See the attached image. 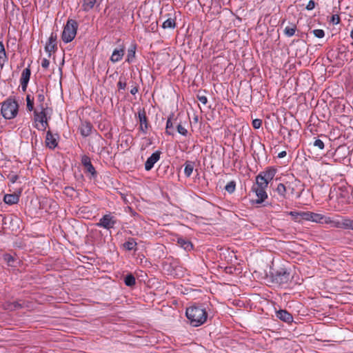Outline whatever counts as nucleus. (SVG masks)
<instances>
[{
  "instance_id": "1",
  "label": "nucleus",
  "mask_w": 353,
  "mask_h": 353,
  "mask_svg": "<svg viewBox=\"0 0 353 353\" xmlns=\"http://www.w3.org/2000/svg\"><path fill=\"white\" fill-rule=\"evenodd\" d=\"M186 316L190 321V324L194 327H198L203 325L207 320L208 314L205 309L201 307L193 305L186 309Z\"/></svg>"
},
{
  "instance_id": "2",
  "label": "nucleus",
  "mask_w": 353,
  "mask_h": 353,
  "mask_svg": "<svg viewBox=\"0 0 353 353\" xmlns=\"http://www.w3.org/2000/svg\"><path fill=\"white\" fill-rule=\"evenodd\" d=\"M51 110L48 108H43L41 106V110H34V126L39 130L44 131L48 128V120L50 116L48 117Z\"/></svg>"
},
{
  "instance_id": "3",
  "label": "nucleus",
  "mask_w": 353,
  "mask_h": 353,
  "mask_svg": "<svg viewBox=\"0 0 353 353\" xmlns=\"http://www.w3.org/2000/svg\"><path fill=\"white\" fill-rule=\"evenodd\" d=\"M18 110L19 104L14 99H8L2 104L1 114L6 119L14 118L17 115Z\"/></svg>"
},
{
  "instance_id": "4",
  "label": "nucleus",
  "mask_w": 353,
  "mask_h": 353,
  "mask_svg": "<svg viewBox=\"0 0 353 353\" xmlns=\"http://www.w3.org/2000/svg\"><path fill=\"white\" fill-rule=\"evenodd\" d=\"M78 23L75 20L69 19L65 26L61 39L65 43L71 42L77 34Z\"/></svg>"
},
{
  "instance_id": "5",
  "label": "nucleus",
  "mask_w": 353,
  "mask_h": 353,
  "mask_svg": "<svg viewBox=\"0 0 353 353\" xmlns=\"http://www.w3.org/2000/svg\"><path fill=\"white\" fill-rule=\"evenodd\" d=\"M271 279L272 283L279 285L287 284L290 279V272L281 268L271 273Z\"/></svg>"
},
{
  "instance_id": "6",
  "label": "nucleus",
  "mask_w": 353,
  "mask_h": 353,
  "mask_svg": "<svg viewBox=\"0 0 353 353\" xmlns=\"http://www.w3.org/2000/svg\"><path fill=\"white\" fill-rule=\"evenodd\" d=\"M276 173V169L272 167L267 168L265 171L261 172L256 176V183L261 186H268L269 183L274 179Z\"/></svg>"
},
{
  "instance_id": "7",
  "label": "nucleus",
  "mask_w": 353,
  "mask_h": 353,
  "mask_svg": "<svg viewBox=\"0 0 353 353\" xmlns=\"http://www.w3.org/2000/svg\"><path fill=\"white\" fill-rule=\"evenodd\" d=\"M117 223V219L115 216H112L111 213L103 215L96 225L99 228H103L106 230H110L114 228Z\"/></svg>"
},
{
  "instance_id": "8",
  "label": "nucleus",
  "mask_w": 353,
  "mask_h": 353,
  "mask_svg": "<svg viewBox=\"0 0 353 353\" xmlns=\"http://www.w3.org/2000/svg\"><path fill=\"white\" fill-rule=\"evenodd\" d=\"M268 186H261L259 183H256L253 185L252 190L254 192H255L256 196H257V199L256 200V203H263L267 198L268 194L265 192V189Z\"/></svg>"
},
{
  "instance_id": "9",
  "label": "nucleus",
  "mask_w": 353,
  "mask_h": 353,
  "mask_svg": "<svg viewBox=\"0 0 353 353\" xmlns=\"http://www.w3.org/2000/svg\"><path fill=\"white\" fill-rule=\"evenodd\" d=\"M350 57V52L346 49H339L335 56V65L338 67L343 66Z\"/></svg>"
},
{
  "instance_id": "10",
  "label": "nucleus",
  "mask_w": 353,
  "mask_h": 353,
  "mask_svg": "<svg viewBox=\"0 0 353 353\" xmlns=\"http://www.w3.org/2000/svg\"><path fill=\"white\" fill-rule=\"evenodd\" d=\"M161 154V152L157 150L148 158L145 163V170L146 171H150L153 168L154 164L159 161Z\"/></svg>"
},
{
  "instance_id": "11",
  "label": "nucleus",
  "mask_w": 353,
  "mask_h": 353,
  "mask_svg": "<svg viewBox=\"0 0 353 353\" xmlns=\"http://www.w3.org/2000/svg\"><path fill=\"white\" fill-rule=\"evenodd\" d=\"M57 34L52 32L45 47V50L48 53L49 57L51 56L52 52H54L57 50Z\"/></svg>"
},
{
  "instance_id": "12",
  "label": "nucleus",
  "mask_w": 353,
  "mask_h": 353,
  "mask_svg": "<svg viewBox=\"0 0 353 353\" xmlns=\"http://www.w3.org/2000/svg\"><path fill=\"white\" fill-rule=\"evenodd\" d=\"M139 121L140 124V130L144 134H146L148 132L149 124L148 122V119L146 117V114L144 110H140L138 112Z\"/></svg>"
},
{
  "instance_id": "13",
  "label": "nucleus",
  "mask_w": 353,
  "mask_h": 353,
  "mask_svg": "<svg viewBox=\"0 0 353 353\" xmlns=\"http://www.w3.org/2000/svg\"><path fill=\"white\" fill-rule=\"evenodd\" d=\"M31 75V70L30 68V65L25 68L21 73L20 78V83L21 86V90L23 92H26L28 88V82L30 81Z\"/></svg>"
},
{
  "instance_id": "14",
  "label": "nucleus",
  "mask_w": 353,
  "mask_h": 353,
  "mask_svg": "<svg viewBox=\"0 0 353 353\" xmlns=\"http://www.w3.org/2000/svg\"><path fill=\"white\" fill-rule=\"evenodd\" d=\"M81 163L84 167L85 172L90 173L93 177L97 176V172L91 163L90 158L88 156L83 155L81 157Z\"/></svg>"
},
{
  "instance_id": "15",
  "label": "nucleus",
  "mask_w": 353,
  "mask_h": 353,
  "mask_svg": "<svg viewBox=\"0 0 353 353\" xmlns=\"http://www.w3.org/2000/svg\"><path fill=\"white\" fill-rule=\"evenodd\" d=\"M57 134H53L50 130H48L46 133V144L50 149H54L57 145L58 142L57 140Z\"/></svg>"
},
{
  "instance_id": "16",
  "label": "nucleus",
  "mask_w": 353,
  "mask_h": 353,
  "mask_svg": "<svg viewBox=\"0 0 353 353\" xmlns=\"http://www.w3.org/2000/svg\"><path fill=\"white\" fill-rule=\"evenodd\" d=\"M125 53V48L123 46L121 47L120 48H115L112 54L110 57V61L112 63H117L121 61Z\"/></svg>"
},
{
  "instance_id": "17",
  "label": "nucleus",
  "mask_w": 353,
  "mask_h": 353,
  "mask_svg": "<svg viewBox=\"0 0 353 353\" xmlns=\"http://www.w3.org/2000/svg\"><path fill=\"white\" fill-rule=\"evenodd\" d=\"M177 244L184 249L185 251L189 252L193 250V244L192 242L186 238L182 236L177 237Z\"/></svg>"
},
{
  "instance_id": "18",
  "label": "nucleus",
  "mask_w": 353,
  "mask_h": 353,
  "mask_svg": "<svg viewBox=\"0 0 353 353\" xmlns=\"http://www.w3.org/2000/svg\"><path fill=\"white\" fill-rule=\"evenodd\" d=\"M276 316L285 323H290L293 321L292 315L285 310L276 311Z\"/></svg>"
},
{
  "instance_id": "19",
  "label": "nucleus",
  "mask_w": 353,
  "mask_h": 353,
  "mask_svg": "<svg viewBox=\"0 0 353 353\" xmlns=\"http://www.w3.org/2000/svg\"><path fill=\"white\" fill-rule=\"evenodd\" d=\"M92 130V125L89 121H83L79 126L81 134L85 137H88L91 134Z\"/></svg>"
},
{
  "instance_id": "20",
  "label": "nucleus",
  "mask_w": 353,
  "mask_h": 353,
  "mask_svg": "<svg viewBox=\"0 0 353 353\" xmlns=\"http://www.w3.org/2000/svg\"><path fill=\"white\" fill-rule=\"evenodd\" d=\"M36 97H37V102L39 103L38 105L39 110H41V105L43 106V108H48V105L46 104H44L45 91L43 88H38L37 90Z\"/></svg>"
},
{
  "instance_id": "21",
  "label": "nucleus",
  "mask_w": 353,
  "mask_h": 353,
  "mask_svg": "<svg viewBox=\"0 0 353 353\" xmlns=\"http://www.w3.org/2000/svg\"><path fill=\"white\" fill-rule=\"evenodd\" d=\"M336 226L340 228L353 230V220L343 219L337 223Z\"/></svg>"
},
{
  "instance_id": "22",
  "label": "nucleus",
  "mask_w": 353,
  "mask_h": 353,
  "mask_svg": "<svg viewBox=\"0 0 353 353\" xmlns=\"http://www.w3.org/2000/svg\"><path fill=\"white\" fill-rule=\"evenodd\" d=\"M19 200V196L15 194H7L3 197V201L9 205L17 203Z\"/></svg>"
},
{
  "instance_id": "23",
  "label": "nucleus",
  "mask_w": 353,
  "mask_h": 353,
  "mask_svg": "<svg viewBox=\"0 0 353 353\" xmlns=\"http://www.w3.org/2000/svg\"><path fill=\"white\" fill-rule=\"evenodd\" d=\"M8 60V57L5 50L4 46L1 41H0V67L3 68L6 61Z\"/></svg>"
},
{
  "instance_id": "24",
  "label": "nucleus",
  "mask_w": 353,
  "mask_h": 353,
  "mask_svg": "<svg viewBox=\"0 0 353 353\" xmlns=\"http://www.w3.org/2000/svg\"><path fill=\"white\" fill-rule=\"evenodd\" d=\"M137 242L135 241L134 239L133 238H129L128 239V241L123 243V248L128 250V251H131V250H136V247H137Z\"/></svg>"
},
{
  "instance_id": "25",
  "label": "nucleus",
  "mask_w": 353,
  "mask_h": 353,
  "mask_svg": "<svg viewBox=\"0 0 353 353\" xmlns=\"http://www.w3.org/2000/svg\"><path fill=\"white\" fill-rule=\"evenodd\" d=\"M296 31V26L291 23L290 26H286L283 30V33L285 36L290 37L294 35Z\"/></svg>"
},
{
  "instance_id": "26",
  "label": "nucleus",
  "mask_w": 353,
  "mask_h": 353,
  "mask_svg": "<svg viewBox=\"0 0 353 353\" xmlns=\"http://www.w3.org/2000/svg\"><path fill=\"white\" fill-rule=\"evenodd\" d=\"M194 163L192 161H187L184 165V174L187 177H190L194 170Z\"/></svg>"
},
{
  "instance_id": "27",
  "label": "nucleus",
  "mask_w": 353,
  "mask_h": 353,
  "mask_svg": "<svg viewBox=\"0 0 353 353\" xmlns=\"http://www.w3.org/2000/svg\"><path fill=\"white\" fill-rule=\"evenodd\" d=\"M97 2V0H83L82 3V9L85 12H88L92 9Z\"/></svg>"
},
{
  "instance_id": "28",
  "label": "nucleus",
  "mask_w": 353,
  "mask_h": 353,
  "mask_svg": "<svg viewBox=\"0 0 353 353\" xmlns=\"http://www.w3.org/2000/svg\"><path fill=\"white\" fill-rule=\"evenodd\" d=\"M135 53H136V46L134 44H132L128 50L126 61L128 63L132 62L133 59L135 57Z\"/></svg>"
},
{
  "instance_id": "29",
  "label": "nucleus",
  "mask_w": 353,
  "mask_h": 353,
  "mask_svg": "<svg viewBox=\"0 0 353 353\" xmlns=\"http://www.w3.org/2000/svg\"><path fill=\"white\" fill-rule=\"evenodd\" d=\"M26 100L28 111L34 112V110H35L34 107V97H32L30 94H27Z\"/></svg>"
},
{
  "instance_id": "30",
  "label": "nucleus",
  "mask_w": 353,
  "mask_h": 353,
  "mask_svg": "<svg viewBox=\"0 0 353 353\" xmlns=\"http://www.w3.org/2000/svg\"><path fill=\"white\" fill-rule=\"evenodd\" d=\"M3 259L6 263L11 267L15 266L16 259L10 254H5Z\"/></svg>"
},
{
  "instance_id": "31",
  "label": "nucleus",
  "mask_w": 353,
  "mask_h": 353,
  "mask_svg": "<svg viewBox=\"0 0 353 353\" xmlns=\"http://www.w3.org/2000/svg\"><path fill=\"white\" fill-rule=\"evenodd\" d=\"M124 283L128 287L134 286L136 283L135 277L132 274H127L124 278Z\"/></svg>"
},
{
  "instance_id": "32",
  "label": "nucleus",
  "mask_w": 353,
  "mask_h": 353,
  "mask_svg": "<svg viewBox=\"0 0 353 353\" xmlns=\"http://www.w3.org/2000/svg\"><path fill=\"white\" fill-rule=\"evenodd\" d=\"M162 27L164 29H166V28H172V29H174L176 27L175 19H172V18H169V19H166L163 23Z\"/></svg>"
},
{
  "instance_id": "33",
  "label": "nucleus",
  "mask_w": 353,
  "mask_h": 353,
  "mask_svg": "<svg viewBox=\"0 0 353 353\" xmlns=\"http://www.w3.org/2000/svg\"><path fill=\"white\" fill-rule=\"evenodd\" d=\"M325 216L321 214L311 212L310 221L315 223H322Z\"/></svg>"
},
{
  "instance_id": "34",
  "label": "nucleus",
  "mask_w": 353,
  "mask_h": 353,
  "mask_svg": "<svg viewBox=\"0 0 353 353\" xmlns=\"http://www.w3.org/2000/svg\"><path fill=\"white\" fill-rule=\"evenodd\" d=\"M276 191L283 198L285 197L286 188L283 183L278 184Z\"/></svg>"
},
{
  "instance_id": "35",
  "label": "nucleus",
  "mask_w": 353,
  "mask_h": 353,
  "mask_svg": "<svg viewBox=\"0 0 353 353\" xmlns=\"http://www.w3.org/2000/svg\"><path fill=\"white\" fill-rule=\"evenodd\" d=\"M236 188V183L234 181H230L225 187V190L229 193H233Z\"/></svg>"
},
{
  "instance_id": "36",
  "label": "nucleus",
  "mask_w": 353,
  "mask_h": 353,
  "mask_svg": "<svg viewBox=\"0 0 353 353\" xmlns=\"http://www.w3.org/2000/svg\"><path fill=\"white\" fill-rule=\"evenodd\" d=\"M176 130H177V132L183 136L186 137L188 134L187 129L183 125H182V124L181 123L177 124Z\"/></svg>"
},
{
  "instance_id": "37",
  "label": "nucleus",
  "mask_w": 353,
  "mask_h": 353,
  "mask_svg": "<svg viewBox=\"0 0 353 353\" xmlns=\"http://www.w3.org/2000/svg\"><path fill=\"white\" fill-rule=\"evenodd\" d=\"M172 128H173V123L171 120V118H168L166 122V134L169 135H173V132L170 130Z\"/></svg>"
},
{
  "instance_id": "38",
  "label": "nucleus",
  "mask_w": 353,
  "mask_h": 353,
  "mask_svg": "<svg viewBox=\"0 0 353 353\" xmlns=\"http://www.w3.org/2000/svg\"><path fill=\"white\" fill-rule=\"evenodd\" d=\"M312 212H300V219L310 221V216Z\"/></svg>"
},
{
  "instance_id": "39",
  "label": "nucleus",
  "mask_w": 353,
  "mask_h": 353,
  "mask_svg": "<svg viewBox=\"0 0 353 353\" xmlns=\"http://www.w3.org/2000/svg\"><path fill=\"white\" fill-rule=\"evenodd\" d=\"M314 35L317 38H323L325 36V32L321 29H315L312 31Z\"/></svg>"
},
{
  "instance_id": "40",
  "label": "nucleus",
  "mask_w": 353,
  "mask_h": 353,
  "mask_svg": "<svg viewBox=\"0 0 353 353\" xmlns=\"http://www.w3.org/2000/svg\"><path fill=\"white\" fill-rule=\"evenodd\" d=\"M313 145H314V146L318 148L320 150L324 149V147H325L324 143L323 142V141H321L319 139H316L314 141Z\"/></svg>"
},
{
  "instance_id": "41",
  "label": "nucleus",
  "mask_w": 353,
  "mask_h": 353,
  "mask_svg": "<svg viewBox=\"0 0 353 353\" xmlns=\"http://www.w3.org/2000/svg\"><path fill=\"white\" fill-rule=\"evenodd\" d=\"M262 125V120L256 119L252 121V126L255 129H259Z\"/></svg>"
},
{
  "instance_id": "42",
  "label": "nucleus",
  "mask_w": 353,
  "mask_h": 353,
  "mask_svg": "<svg viewBox=\"0 0 353 353\" xmlns=\"http://www.w3.org/2000/svg\"><path fill=\"white\" fill-rule=\"evenodd\" d=\"M315 2L313 0H310L306 6V9L307 10H312L315 8Z\"/></svg>"
},
{
  "instance_id": "43",
  "label": "nucleus",
  "mask_w": 353,
  "mask_h": 353,
  "mask_svg": "<svg viewBox=\"0 0 353 353\" xmlns=\"http://www.w3.org/2000/svg\"><path fill=\"white\" fill-rule=\"evenodd\" d=\"M197 99L203 105H205L208 103V98L204 95L198 94Z\"/></svg>"
},
{
  "instance_id": "44",
  "label": "nucleus",
  "mask_w": 353,
  "mask_h": 353,
  "mask_svg": "<svg viewBox=\"0 0 353 353\" xmlns=\"http://www.w3.org/2000/svg\"><path fill=\"white\" fill-rule=\"evenodd\" d=\"M117 86L119 90H125L126 87V83L123 81L121 78H120L119 82L117 83Z\"/></svg>"
},
{
  "instance_id": "45",
  "label": "nucleus",
  "mask_w": 353,
  "mask_h": 353,
  "mask_svg": "<svg viewBox=\"0 0 353 353\" xmlns=\"http://www.w3.org/2000/svg\"><path fill=\"white\" fill-rule=\"evenodd\" d=\"M289 214L292 216L294 217V219L296 220V221H299V219H300V212H289Z\"/></svg>"
},
{
  "instance_id": "46",
  "label": "nucleus",
  "mask_w": 353,
  "mask_h": 353,
  "mask_svg": "<svg viewBox=\"0 0 353 353\" xmlns=\"http://www.w3.org/2000/svg\"><path fill=\"white\" fill-rule=\"evenodd\" d=\"M21 307H22V304L18 301H14L11 304L12 309L17 310V309L21 308Z\"/></svg>"
},
{
  "instance_id": "47",
  "label": "nucleus",
  "mask_w": 353,
  "mask_h": 353,
  "mask_svg": "<svg viewBox=\"0 0 353 353\" xmlns=\"http://www.w3.org/2000/svg\"><path fill=\"white\" fill-rule=\"evenodd\" d=\"M49 65H50V61L48 59L44 58L41 60V66L42 68H48L49 67Z\"/></svg>"
},
{
  "instance_id": "48",
  "label": "nucleus",
  "mask_w": 353,
  "mask_h": 353,
  "mask_svg": "<svg viewBox=\"0 0 353 353\" xmlns=\"http://www.w3.org/2000/svg\"><path fill=\"white\" fill-rule=\"evenodd\" d=\"M332 22L334 23V24H338L340 22V17L339 15H332Z\"/></svg>"
},
{
  "instance_id": "49",
  "label": "nucleus",
  "mask_w": 353,
  "mask_h": 353,
  "mask_svg": "<svg viewBox=\"0 0 353 353\" xmlns=\"http://www.w3.org/2000/svg\"><path fill=\"white\" fill-rule=\"evenodd\" d=\"M18 178H19L18 175H12V176H10L9 177L10 181L12 183H15V182L17 181V180L18 179Z\"/></svg>"
},
{
  "instance_id": "50",
  "label": "nucleus",
  "mask_w": 353,
  "mask_h": 353,
  "mask_svg": "<svg viewBox=\"0 0 353 353\" xmlns=\"http://www.w3.org/2000/svg\"><path fill=\"white\" fill-rule=\"evenodd\" d=\"M137 92H138V88L136 86L132 88V89L130 90V93L133 95L136 94Z\"/></svg>"
},
{
  "instance_id": "51",
  "label": "nucleus",
  "mask_w": 353,
  "mask_h": 353,
  "mask_svg": "<svg viewBox=\"0 0 353 353\" xmlns=\"http://www.w3.org/2000/svg\"><path fill=\"white\" fill-rule=\"evenodd\" d=\"M285 156H286V152L285 151H282V152H279V154H278V157L279 158H283Z\"/></svg>"
},
{
  "instance_id": "52",
  "label": "nucleus",
  "mask_w": 353,
  "mask_h": 353,
  "mask_svg": "<svg viewBox=\"0 0 353 353\" xmlns=\"http://www.w3.org/2000/svg\"><path fill=\"white\" fill-rule=\"evenodd\" d=\"M73 190V189H72V188H65V190Z\"/></svg>"
}]
</instances>
